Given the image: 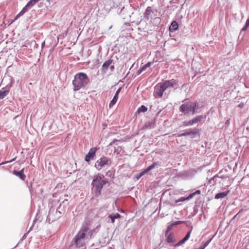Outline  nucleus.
<instances>
[{"instance_id":"obj_1","label":"nucleus","mask_w":249,"mask_h":249,"mask_svg":"<svg viewBox=\"0 0 249 249\" xmlns=\"http://www.w3.org/2000/svg\"><path fill=\"white\" fill-rule=\"evenodd\" d=\"M89 82V79L85 73L80 72L76 73L72 80L74 91H78L85 87Z\"/></svg>"},{"instance_id":"obj_2","label":"nucleus","mask_w":249,"mask_h":249,"mask_svg":"<svg viewBox=\"0 0 249 249\" xmlns=\"http://www.w3.org/2000/svg\"><path fill=\"white\" fill-rule=\"evenodd\" d=\"M87 233L89 234L90 238L92 234L91 231L87 227L81 229L74 238V244L78 248L82 247L85 245L84 239Z\"/></svg>"},{"instance_id":"obj_3","label":"nucleus","mask_w":249,"mask_h":249,"mask_svg":"<svg viewBox=\"0 0 249 249\" xmlns=\"http://www.w3.org/2000/svg\"><path fill=\"white\" fill-rule=\"evenodd\" d=\"M157 87L160 88L159 91H157V97H161L163 95V92L167 89H177L178 85L177 82L175 80L165 81L164 83L158 84Z\"/></svg>"},{"instance_id":"obj_4","label":"nucleus","mask_w":249,"mask_h":249,"mask_svg":"<svg viewBox=\"0 0 249 249\" xmlns=\"http://www.w3.org/2000/svg\"><path fill=\"white\" fill-rule=\"evenodd\" d=\"M107 182L103 179L100 176H96L92 180L91 185L93 186L92 190L94 191V194L96 196H99L101 195V191L103 186L106 184Z\"/></svg>"},{"instance_id":"obj_5","label":"nucleus","mask_w":249,"mask_h":249,"mask_svg":"<svg viewBox=\"0 0 249 249\" xmlns=\"http://www.w3.org/2000/svg\"><path fill=\"white\" fill-rule=\"evenodd\" d=\"M197 106L198 103L196 102L184 103L180 106L179 110L184 114H187L190 112H192V114H195Z\"/></svg>"},{"instance_id":"obj_6","label":"nucleus","mask_w":249,"mask_h":249,"mask_svg":"<svg viewBox=\"0 0 249 249\" xmlns=\"http://www.w3.org/2000/svg\"><path fill=\"white\" fill-rule=\"evenodd\" d=\"M110 163V160L107 157H103L100 158L95 163V167L98 170H100L106 165Z\"/></svg>"},{"instance_id":"obj_7","label":"nucleus","mask_w":249,"mask_h":249,"mask_svg":"<svg viewBox=\"0 0 249 249\" xmlns=\"http://www.w3.org/2000/svg\"><path fill=\"white\" fill-rule=\"evenodd\" d=\"M97 150V148L96 147L91 148L89 151L88 154L85 157V160L89 162L91 159H93L95 155V153Z\"/></svg>"},{"instance_id":"obj_8","label":"nucleus","mask_w":249,"mask_h":249,"mask_svg":"<svg viewBox=\"0 0 249 249\" xmlns=\"http://www.w3.org/2000/svg\"><path fill=\"white\" fill-rule=\"evenodd\" d=\"M155 163L154 162L152 165H150L149 167H148L146 169H145L144 171L141 172L139 174L136 175L135 176V178L138 180L142 176L144 175L145 174L148 173L150 170H151L152 169L154 168L155 167Z\"/></svg>"},{"instance_id":"obj_9","label":"nucleus","mask_w":249,"mask_h":249,"mask_svg":"<svg viewBox=\"0 0 249 249\" xmlns=\"http://www.w3.org/2000/svg\"><path fill=\"white\" fill-rule=\"evenodd\" d=\"M200 130L197 128H195L193 129H189L186 130L185 132L186 136L190 135L192 138H194L196 134L198 133Z\"/></svg>"},{"instance_id":"obj_10","label":"nucleus","mask_w":249,"mask_h":249,"mask_svg":"<svg viewBox=\"0 0 249 249\" xmlns=\"http://www.w3.org/2000/svg\"><path fill=\"white\" fill-rule=\"evenodd\" d=\"M121 88H119L118 89V90L116 91V93L115 95L114 96L112 100L110 102L109 104V108L112 107L117 102L118 99V95L119 92H120Z\"/></svg>"},{"instance_id":"obj_11","label":"nucleus","mask_w":249,"mask_h":249,"mask_svg":"<svg viewBox=\"0 0 249 249\" xmlns=\"http://www.w3.org/2000/svg\"><path fill=\"white\" fill-rule=\"evenodd\" d=\"M13 173L14 175H16L17 177H18L20 179L24 180L26 178V176L24 174V169H21L19 171H18L16 170H14L13 171Z\"/></svg>"},{"instance_id":"obj_12","label":"nucleus","mask_w":249,"mask_h":249,"mask_svg":"<svg viewBox=\"0 0 249 249\" xmlns=\"http://www.w3.org/2000/svg\"><path fill=\"white\" fill-rule=\"evenodd\" d=\"M112 62V60L110 59L105 61L102 65V71H103L104 72H106Z\"/></svg>"},{"instance_id":"obj_13","label":"nucleus","mask_w":249,"mask_h":249,"mask_svg":"<svg viewBox=\"0 0 249 249\" xmlns=\"http://www.w3.org/2000/svg\"><path fill=\"white\" fill-rule=\"evenodd\" d=\"M178 28V22L176 21H173L170 27H169V30L171 32H175L176 30H177Z\"/></svg>"},{"instance_id":"obj_14","label":"nucleus","mask_w":249,"mask_h":249,"mask_svg":"<svg viewBox=\"0 0 249 249\" xmlns=\"http://www.w3.org/2000/svg\"><path fill=\"white\" fill-rule=\"evenodd\" d=\"M204 118V117L203 115L197 116L196 117L193 118L192 119L193 124L201 122Z\"/></svg>"},{"instance_id":"obj_15","label":"nucleus","mask_w":249,"mask_h":249,"mask_svg":"<svg viewBox=\"0 0 249 249\" xmlns=\"http://www.w3.org/2000/svg\"><path fill=\"white\" fill-rule=\"evenodd\" d=\"M228 192H223L219 193L215 196L214 198L217 199L220 198H223L225 197L226 196H227Z\"/></svg>"},{"instance_id":"obj_16","label":"nucleus","mask_w":249,"mask_h":249,"mask_svg":"<svg viewBox=\"0 0 249 249\" xmlns=\"http://www.w3.org/2000/svg\"><path fill=\"white\" fill-rule=\"evenodd\" d=\"M147 111V108L142 105V106H141V107H140L137 110V111L135 113V115H137V114H140V113H142V112H145Z\"/></svg>"},{"instance_id":"obj_17","label":"nucleus","mask_w":249,"mask_h":249,"mask_svg":"<svg viewBox=\"0 0 249 249\" xmlns=\"http://www.w3.org/2000/svg\"><path fill=\"white\" fill-rule=\"evenodd\" d=\"M108 217L111 219V222L114 223L115 221V219L119 218L120 217V215L118 213H116L113 214H110Z\"/></svg>"},{"instance_id":"obj_18","label":"nucleus","mask_w":249,"mask_h":249,"mask_svg":"<svg viewBox=\"0 0 249 249\" xmlns=\"http://www.w3.org/2000/svg\"><path fill=\"white\" fill-rule=\"evenodd\" d=\"M167 241L169 243H174L175 242V238L173 234H170L167 238Z\"/></svg>"},{"instance_id":"obj_19","label":"nucleus","mask_w":249,"mask_h":249,"mask_svg":"<svg viewBox=\"0 0 249 249\" xmlns=\"http://www.w3.org/2000/svg\"><path fill=\"white\" fill-rule=\"evenodd\" d=\"M151 64V62H148L147 64H146L145 65H144L142 68H141L140 69H139L138 71H137L138 74H140L142 71H144L147 68L150 67Z\"/></svg>"},{"instance_id":"obj_20","label":"nucleus","mask_w":249,"mask_h":249,"mask_svg":"<svg viewBox=\"0 0 249 249\" xmlns=\"http://www.w3.org/2000/svg\"><path fill=\"white\" fill-rule=\"evenodd\" d=\"M152 13H153V12H152L151 8L149 7H147L145 12V18L148 19L149 18L150 16Z\"/></svg>"},{"instance_id":"obj_21","label":"nucleus","mask_w":249,"mask_h":249,"mask_svg":"<svg viewBox=\"0 0 249 249\" xmlns=\"http://www.w3.org/2000/svg\"><path fill=\"white\" fill-rule=\"evenodd\" d=\"M8 93V90H0V99H3Z\"/></svg>"},{"instance_id":"obj_22","label":"nucleus","mask_w":249,"mask_h":249,"mask_svg":"<svg viewBox=\"0 0 249 249\" xmlns=\"http://www.w3.org/2000/svg\"><path fill=\"white\" fill-rule=\"evenodd\" d=\"M249 26V18L247 19L245 26L241 29L240 33H241L243 31H245Z\"/></svg>"},{"instance_id":"obj_23","label":"nucleus","mask_w":249,"mask_h":249,"mask_svg":"<svg viewBox=\"0 0 249 249\" xmlns=\"http://www.w3.org/2000/svg\"><path fill=\"white\" fill-rule=\"evenodd\" d=\"M36 3V1L34 0H30L26 4L25 8V10H26V8L28 7H31L34 6Z\"/></svg>"},{"instance_id":"obj_24","label":"nucleus","mask_w":249,"mask_h":249,"mask_svg":"<svg viewBox=\"0 0 249 249\" xmlns=\"http://www.w3.org/2000/svg\"><path fill=\"white\" fill-rule=\"evenodd\" d=\"M192 125H193V123L192 122V120H190L188 121H184L182 123V126H187Z\"/></svg>"},{"instance_id":"obj_25","label":"nucleus","mask_w":249,"mask_h":249,"mask_svg":"<svg viewBox=\"0 0 249 249\" xmlns=\"http://www.w3.org/2000/svg\"><path fill=\"white\" fill-rule=\"evenodd\" d=\"M192 229H193V227H191V230L187 233L185 236L183 238L186 241L188 240L189 239V238H190L191 233L192 232Z\"/></svg>"},{"instance_id":"obj_26","label":"nucleus","mask_w":249,"mask_h":249,"mask_svg":"<svg viewBox=\"0 0 249 249\" xmlns=\"http://www.w3.org/2000/svg\"><path fill=\"white\" fill-rule=\"evenodd\" d=\"M26 11V10H25V8H23V9L22 10V11H21V12H20L18 14V15L16 16V17H15V18L14 20H16V19H18V17H19L20 15H22L23 14H24Z\"/></svg>"},{"instance_id":"obj_27","label":"nucleus","mask_w":249,"mask_h":249,"mask_svg":"<svg viewBox=\"0 0 249 249\" xmlns=\"http://www.w3.org/2000/svg\"><path fill=\"white\" fill-rule=\"evenodd\" d=\"M186 241L184 238H183L180 241H179L177 244H176L175 245V247L179 246L181 245L182 244H184Z\"/></svg>"},{"instance_id":"obj_28","label":"nucleus","mask_w":249,"mask_h":249,"mask_svg":"<svg viewBox=\"0 0 249 249\" xmlns=\"http://www.w3.org/2000/svg\"><path fill=\"white\" fill-rule=\"evenodd\" d=\"M212 239V238H211L207 241H206L205 242H203L201 245H202L204 247V248H205L210 244Z\"/></svg>"},{"instance_id":"obj_29","label":"nucleus","mask_w":249,"mask_h":249,"mask_svg":"<svg viewBox=\"0 0 249 249\" xmlns=\"http://www.w3.org/2000/svg\"><path fill=\"white\" fill-rule=\"evenodd\" d=\"M186 200H187V199H186V197H181L180 198H179L178 200H177L176 201V202H183V201H186Z\"/></svg>"},{"instance_id":"obj_30","label":"nucleus","mask_w":249,"mask_h":249,"mask_svg":"<svg viewBox=\"0 0 249 249\" xmlns=\"http://www.w3.org/2000/svg\"><path fill=\"white\" fill-rule=\"evenodd\" d=\"M194 196H195V194H194L193 193H191L187 197H186V199H187V200H188L192 198Z\"/></svg>"},{"instance_id":"obj_31","label":"nucleus","mask_w":249,"mask_h":249,"mask_svg":"<svg viewBox=\"0 0 249 249\" xmlns=\"http://www.w3.org/2000/svg\"><path fill=\"white\" fill-rule=\"evenodd\" d=\"M15 160V158H14V159H13L11 160H10V161L3 162H2L1 164H6V163H9V162H12V161H14Z\"/></svg>"},{"instance_id":"obj_32","label":"nucleus","mask_w":249,"mask_h":249,"mask_svg":"<svg viewBox=\"0 0 249 249\" xmlns=\"http://www.w3.org/2000/svg\"><path fill=\"white\" fill-rule=\"evenodd\" d=\"M200 191L199 190H196V191H195L194 193H193L194 194H195V196L196 195H199L200 194Z\"/></svg>"},{"instance_id":"obj_33","label":"nucleus","mask_w":249,"mask_h":249,"mask_svg":"<svg viewBox=\"0 0 249 249\" xmlns=\"http://www.w3.org/2000/svg\"><path fill=\"white\" fill-rule=\"evenodd\" d=\"M244 107V104L243 103H240L238 105V107L240 108H242Z\"/></svg>"},{"instance_id":"obj_34","label":"nucleus","mask_w":249,"mask_h":249,"mask_svg":"<svg viewBox=\"0 0 249 249\" xmlns=\"http://www.w3.org/2000/svg\"><path fill=\"white\" fill-rule=\"evenodd\" d=\"M178 137L186 136V135H185V132H184L183 133L178 134Z\"/></svg>"},{"instance_id":"obj_35","label":"nucleus","mask_w":249,"mask_h":249,"mask_svg":"<svg viewBox=\"0 0 249 249\" xmlns=\"http://www.w3.org/2000/svg\"><path fill=\"white\" fill-rule=\"evenodd\" d=\"M204 247L202 245H201L198 248L195 249H204Z\"/></svg>"},{"instance_id":"obj_36","label":"nucleus","mask_w":249,"mask_h":249,"mask_svg":"<svg viewBox=\"0 0 249 249\" xmlns=\"http://www.w3.org/2000/svg\"><path fill=\"white\" fill-rule=\"evenodd\" d=\"M243 211V209H241L239 211V212L237 213V214H239L241 212Z\"/></svg>"},{"instance_id":"obj_37","label":"nucleus","mask_w":249,"mask_h":249,"mask_svg":"<svg viewBox=\"0 0 249 249\" xmlns=\"http://www.w3.org/2000/svg\"><path fill=\"white\" fill-rule=\"evenodd\" d=\"M239 214H237V213L233 217V219L235 218H236V217Z\"/></svg>"},{"instance_id":"obj_38","label":"nucleus","mask_w":249,"mask_h":249,"mask_svg":"<svg viewBox=\"0 0 249 249\" xmlns=\"http://www.w3.org/2000/svg\"><path fill=\"white\" fill-rule=\"evenodd\" d=\"M35 1H36V3L37 2H38V1H39L40 0H34Z\"/></svg>"},{"instance_id":"obj_39","label":"nucleus","mask_w":249,"mask_h":249,"mask_svg":"<svg viewBox=\"0 0 249 249\" xmlns=\"http://www.w3.org/2000/svg\"><path fill=\"white\" fill-rule=\"evenodd\" d=\"M111 69H114V66H111Z\"/></svg>"},{"instance_id":"obj_40","label":"nucleus","mask_w":249,"mask_h":249,"mask_svg":"<svg viewBox=\"0 0 249 249\" xmlns=\"http://www.w3.org/2000/svg\"><path fill=\"white\" fill-rule=\"evenodd\" d=\"M50 0H47V1H49Z\"/></svg>"}]
</instances>
